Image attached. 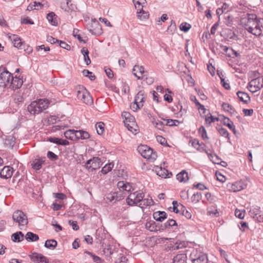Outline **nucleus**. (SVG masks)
I'll list each match as a JSON object with an SVG mask.
<instances>
[{"mask_svg": "<svg viewBox=\"0 0 263 263\" xmlns=\"http://www.w3.org/2000/svg\"><path fill=\"white\" fill-rule=\"evenodd\" d=\"M240 24L252 34L263 35V17L258 18L254 14H247L241 18Z\"/></svg>", "mask_w": 263, "mask_h": 263, "instance_id": "1", "label": "nucleus"}, {"mask_svg": "<svg viewBox=\"0 0 263 263\" xmlns=\"http://www.w3.org/2000/svg\"><path fill=\"white\" fill-rule=\"evenodd\" d=\"M240 24L252 34L263 35V17L258 18L254 14H247L241 18Z\"/></svg>", "mask_w": 263, "mask_h": 263, "instance_id": "2", "label": "nucleus"}, {"mask_svg": "<svg viewBox=\"0 0 263 263\" xmlns=\"http://www.w3.org/2000/svg\"><path fill=\"white\" fill-rule=\"evenodd\" d=\"M240 24L252 34L263 35V17L258 18L254 14H247L241 18Z\"/></svg>", "mask_w": 263, "mask_h": 263, "instance_id": "3", "label": "nucleus"}, {"mask_svg": "<svg viewBox=\"0 0 263 263\" xmlns=\"http://www.w3.org/2000/svg\"><path fill=\"white\" fill-rule=\"evenodd\" d=\"M48 104L47 100L40 99L32 102L28 106V110L31 114H38L47 109Z\"/></svg>", "mask_w": 263, "mask_h": 263, "instance_id": "4", "label": "nucleus"}, {"mask_svg": "<svg viewBox=\"0 0 263 263\" xmlns=\"http://www.w3.org/2000/svg\"><path fill=\"white\" fill-rule=\"evenodd\" d=\"M138 151L141 156L151 162H154L157 158V155L153 149L146 145H141L138 147Z\"/></svg>", "mask_w": 263, "mask_h": 263, "instance_id": "5", "label": "nucleus"}, {"mask_svg": "<svg viewBox=\"0 0 263 263\" xmlns=\"http://www.w3.org/2000/svg\"><path fill=\"white\" fill-rule=\"evenodd\" d=\"M77 97L83 103L87 105H91L93 103V100L89 92L83 86L79 85L76 88Z\"/></svg>", "mask_w": 263, "mask_h": 263, "instance_id": "6", "label": "nucleus"}, {"mask_svg": "<svg viewBox=\"0 0 263 263\" xmlns=\"http://www.w3.org/2000/svg\"><path fill=\"white\" fill-rule=\"evenodd\" d=\"M144 197V194L141 191L130 193L126 199V203L130 206H137L138 204Z\"/></svg>", "mask_w": 263, "mask_h": 263, "instance_id": "7", "label": "nucleus"}, {"mask_svg": "<svg viewBox=\"0 0 263 263\" xmlns=\"http://www.w3.org/2000/svg\"><path fill=\"white\" fill-rule=\"evenodd\" d=\"M0 71H2L0 73V87H9L12 76V74L5 67H0Z\"/></svg>", "mask_w": 263, "mask_h": 263, "instance_id": "8", "label": "nucleus"}, {"mask_svg": "<svg viewBox=\"0 0 263 263\" xmlns=\"http://www.w3.org/2000/svg\"><path fill=\"white\" fill-rule=\"evenodd\" d=\"M12 219L14 222L18 223L20 227H24L28 223L27 215L21 210H16L13 213ZM20 229H22V228Z\"/></svg>", "mask_w": 263, "mask_h": 263, "instance_id": "9", "label": "nucleus"}, {"mask_svg": "<svg viewBox=\"0 0 263 263\" xmlns=\"http://www.w3.org/2000/svg\"><path fill=\"white\" fill-rule=\"evenodd\" d=\"M189 259L192 263H207L208 260L205 254L196 250H194L191 252Z\"/></svg>", "mask_w": 263, "mask_h": 263, "instance_id": "10", "label": "nucleus"}, {"mask_svg": "<svg viewBox=\"0 0 263 263\" xmlns=\"http://www.w3.org/2000/svg\"><path fill=\"white\" fill-rule=\"evenodd\" d=\"M263 86V78L258 77L252 80L248 85L250 91L255 93L260 90Z\"/></svg>", "mask_w": 263, "mask_h": 263, "instance_id": "11", "label": "nucleus"}, {"mask_svg": "<svg viewBox=\"0 0 263 263\" xmlns=\"http://www.w3.org/2000/svg\"><path fill=\"white\" fill-rule=\"evenodd\" d=\"M102 164V163L100 158L99 157H93L92 159L88 160L85 166L87 169L93 171L99 168Z\"/></svg>", "mask_w": 263, "mask_h": 263, "instance_id": "12", "label": "nucleus"}, {"mask_svg": "<svg viewBox=\"0 0 263 263\" xmlns=\"http://www.w3.org/2000/svg\"><path fill=\"white\" fill-rule=\"evenodd\" d=\"M87 29L92 35L98 36L102 33L101 26L97 21H92L91 24L87 26Z\"/></svg>", "mask_w": 263, "mask_h": 263, "instance_id": "13", "label": "nucleus"}, {"mask_svg": "<svg viewBox=\"0 0 263 263\" xmlns=\"http://www.w3.org/2000/svg\"><path fill=\"white\" fill-rule=\"evenodd\" d=\"M146 99V95L144 90L139 91L137 94L135 99V105H136V109L141 108L143 105V103L145 102Z\"/></svg>", "mask_w": 263, "mask_h": 263, "instance_id": "14", "label": "nucleus"}, {"mask_svg": "<svg viewBox=\"0 0 263 263\" xmlns=\"http://www.w3.org/2000/svg\"><path fill=\"white\" fill-rule=\"evenodd\" d=\"M31 260L35 263H48V258L42 254L33 253L29 255Z\"/></svg>", "mask_w": 263, "mask_h": 263, "instance_id": "15", "label": "nucleus"}, {"mask_svg": "<svg viewBox=\"0 0 263 263\" xmlns=\"http://www.w3.org/2000/svg\"><path fill=\"white\" fill-rule=\"evenodd\" d=\"M154 170L157 175L163 178L167 177L170 178V176H172L171 172H169L167 170L165 169L164 167H162V166H155L154 167Z\"/></svg>", "mask_w": 263, "mask_h": 263, "instance_id": "16", "label": "nucleus"}, {"mask_svg": "<svg viewBox=\"0 0 263 263\" xmlns=\"http://www.w3.org/2000/svg\"><path fill=\"white\" fill-rule=\"evenodd\" d=\"M133 74L138 79L141 80L145 77V71L144 68L142 66L135 65L133 68Z\"/></svg>", "mask_w": 263, "mask_h": 263, "instance_id": "17", "label": "nucleus"}, {"mask_svg": "<svg viewBox=\"0 0 263 263\" xmlns=\"http://www.w3.org/2000/svg\"><path fill=\"white\" fill-rule=\"evenodd\" d=\"M13 171L12 167L10 166H5L1 171L0 177L4 179L10 178L12 176Z\"/></svg>", "mask_w": 263, "mask_h": 263, "instance_id": "18", "label": "nucleus"}, {"mask_svg": "<svg viewBox=\"0 0 263 263\" xmlns=\"http://www.w3.org/2000/svg\"><path fill=\"white\" fill-rule=\"evenodd\" d=\"M247 186V184L243 180H239L233 183L231 185V191L234 192H239L244 189Z\"/></svg>", "mask_w": 263, "mask_h": 263, "instance_id": "19", "label": "nucleus"}, {"mask_svg": "<svg viewBox=\"0 0 263 263\" xmlns=\"http://www.w3.org/2000/svg\"><path fill=\"white\" fill-rule=\"evenodd\" d=\"M23 81L22 79L12 76L9 87L13 89H16L20 88L23 85Z\"/></svg>", "mask_w": 263, "mask_h": 263, "instance_id": "20", "label": "nucleus"}, {"mask_svg": "<svg viewBox=\"0 0 263 263\" xmlns=\"http://www.w3.org/2000/svg\"><path fill=\"white\" fill-rule=\"evenodd\" d=\"M117 187L119 190L122 191L123 192L125 191L128 193L131 192L132 190H134L130 183L124 181L118 182Z\"/></svg>", "mask_w": 263, "mask_h": 263, "instance_id": "21", "label": "nucleus"}, {"mask_svg": "<svg viewBox=\"0 0 263 263\" xmlns=\"http://www.w3.org/2000/svg\"><path fill=\"white\" fill-rule=\"evenodd\" d=\"M71 2V0H65L64 2L61 3V8L65 11L67 12H72L74 10L76 6L72 4H70V6H68Z\"/></svg>", "mask_w": 263, "mask_h": 263, "instance_id": "22", "label": "nucleus"}, {"mask_svg": "<svg viewBox=\"0 0 263 263\" xmlns=\"http://www.w3.org/2000/svg\"><path fill=\"white\" fill-rule=\"evenodd\" d=\"M9 38L13 43L14 46L17 48L22 49L24 46L20 37L16 34H11Z\"/></svg>", "mask_w": 263, "mask_h": 263, "instance_id": "23", "label": "nucleus"}, {"mask_svg": "<svg viewBox=\"0 0 263 263\" xmlns=\"http://www.w3.org/2000/svg\"><path fill=\"white\" fill-rule=\"evenodd\" d=\"M154 204V201L152 198H143L142 200L138 204L139 207L141 209H144L147 206H150Z\"/></svg>", "mask_w": 263, "mask_h": 263, "instance_id": "24", "label": "nucleus"}, {"mask_svg": "<svg viewBox=\"0 0 263 263\" xmlns=\"http://www.w3.org/2000/svg\"><path fill=\"white\" fill-rule=\"evenodd\" d=\"M48 141L61 145H67L69 144V142L66 140L60 139L57 137H50L48 138Z\"/></svg>", "mask_w": 263, "mask_h": 263, "instance_id": "25", "label": "nucleus"}, {"mask_svg": "<svg viewBox=\"0 0 263 263\" xmlns=\"http://www.w3.org/2000/svg\"><path fill=\"white\" fill-rule=\"evenodd\" d=\"M24 239V234L21 232L18 231L15 233H13L11 235V239L13 242H19L23 241Z\"/></svg>", "mask_w": 263, "mask_h": 263, "instance_id": "26", "label": "nucleus"}, {"mask_svg": "<svg viewBox=\"0 0 263 263\" xmlns=\"http://www.w3.org/2000/svg\"><path fill=\"white\" fill-rule=\"evenodd\" d=\"M187 256L185 254H177L173 258V263H185Z\"/></svg>", "mask_w": 263, "mask_h": 263, "instance_id": "27", "label": "nucleus"}, {"mask_svg": "<svg viewBox=\"0 0 263 263\" xmlns=\"http://www.w3.org/2000/svg\"><path fill=\"white\" fill-rule=\"evenodd\" d=\"M176 178L180 182H186L189 180L188 174L185 171H182L176 175Z\"/></svg>", "mask_w": 263, "mask_h": 263, "instance_id": "28", "label": "nucleus"}, {"mask_svg": "<svg viewBox=\"0 0 263 263\" xmlns=\"http://www.w3.org/2000/svg\"><path fill=\"white\" fill-rule=\"evenodd\" d=\"M237 96L239 100L244 103H247L250 100V97L246 92L242 91H238L237 92Z\"/></svg>", "mask_w": 263, "mask_h": 263, "instance_id": "29", "label": "nucleus"}, {"mask_svg": "<svg viewBox=\"0 0 263 263\" xmlns=\"http://www.w3.org/2000/svg\"><path fill=\"white\" fill-rule=\"evenodd\" d=\"M26 239L28 241H36L39 239V236L31 232L27 233L25 236Z\"/></svg>", "mask_w": 263, "mask_h": 263, "instance_id": "30", "label": "nucleus"}, {"mask_svg": "<svg viewBox=\"0 0 263 263\" xmlns=\"http://www.w3.org/2000/svg\"><path fill=\"white\" fill-rule=\"evenodd\" d=\"M81 53L84 56V60L87 65L91 63V60L89 57V51L86 47H83L81 49Z\"/></svg>", "mask_w": 263, "mask_h": 263, "instance_id": "31", "label": "nucleus"}, {"mask_svg": "<svg viewBox=\"0 0 263 263\" xmlns=\"http://www.w3.org/2000/svg\"><path fill=\"white\" fill-rule=\"evenodd\" d=\"M55 16V14L53 12L49 13L47 15V19L53 26L58 24L57 20Z\"/></svg>", "mask_w": 263, "mask_h": 263, "instance_id": "32", "label": "nucleus"}, {"mask_svg": "<svg viewBox=\"0 0 263 263\" xmlns=\"http://www.w3.org/2000/svg\"><path fill=\"white\" fill-rule=\"evenodd\" d=\"M44 246L48 249L53 250L57 246V242L54 239H49L46 241Z\"/></svg>", "mask_w": 263, "mask_h": 263, "instance_id": "33", "label": "nucleus"}, {"mask_svg": "<svg viewBox=\"0 0 263 263\" xmlns=\"http://www.w3.org/2000/svg\"><path fill=\"white\" fill-rule=\"evenodd\" d=\"M149 16V13L147 11L141 10L137 12V17L141 21L146 20Z\"/></svg>", "mask_w": 263, "mask_h": 263, "instance_id": "34", "label": "nucleus"}, {"mask_svg": "<svg viewBox=\"0 0 263 263\" xmlns=\"http://www.w3.org/2000/svg\"><path fill=\"white\" fill-rule=\"evenodd\" d=\"M208 156L209 158L211 160V161H212L213 163L218 164H220L221 159L215 154H213L209 153L208 154Z\"/></svg>", "mask_w": 263, "mask_h": 263, "instance_id": "35", "label": "nucleus"}, {"mask_svg": "<svg viewBox=\"0 0 263 263\" xmlns=\"http://www.w3.org/2000/svg\"><path fill=\"white\" fill-rule=\"evenodd\" d=\"M75 130L69 129L66 130L64 133V136L67 138L71 140H75V135H74Z\"/></svg>", "mask_w": 263, "mask_h": 263, "instance_id": "36", "label": "nucleus"}, {"mask_svg": "<svg viewBox=\"0 0 263 263\" xmlns=\"http://www.w3.org/2000/svg\"><path fill=\"white\" fill-rule=\"evenodd\" d=\"M219 121L223 123L224 125L230 128V120L229 118L226 117L224 115H219Z\"/></svg>", "mask_w": 263, "mask_h": 263, "instance_id": "37", "label": "nucleus"}, {"mask_svg": "<svg viewBox=\"0 0 263 263\" xmlns=\"http://www.w3.org/2000/svg\"><path fill=\"white\" fill-rule=\"evenodd\" d=\"M104 199L105 200L106 202L112 201L116 202V201L115 197V191L111 192L109 193L106 194Z\"/></svg>", "mask_w": 263, "mask_h": 263, "instance_id": "38", "label": "nucleus"}, {"mask_svg": "<svg viewBox=\"0 0 263 263\" xmlns=\"http://www.w3.org/2000/svg\"><path fill=\"white\" fill-rule=\"evenodd\" d=\"M202 195L199 192L194 193L191 197V201L193 203H198L201 199Z\"/></svg>", "mask_w": 263, "mask_h": 263, "instance_id": "39", "label": "nucleus"}, {"mask_svg": "<svg viewBox=\"0 0 263 263\" xmlns=\"http://www.w3.org/2000/svg\"><path fill=\"white\" fill-rule=\"evenodd\" d=\"M96 128L97 133L101 135L104 133V124L102 122L97 123L96 125Z\"/></svg>", "mask_w": 263, "mask_h": 263, "instance_id": "40", "label": "nucleus"}, {"mask_svg": "<svg viewBox=\"0 0 263 263\" xmlns=\"http://www.w3.org/2000/svg\"><path fill=\"white\" fill-rule=\"evenodd\" d=\"M42 161L40 159H35L32 163V167L34 170H39L41 168Z\"/></svg>", "mask_w": 263, "mask_h": 263, "instance_id": "41", "label": "nucleus"}, {"mask_svg": "<svg viewBox=\"0 0 263 263\" xmlns=\"http://www.w3.org/2000/svg\"><path fill=\"white\" fill-rule=\"evenodd\" d=\"M113 166H114V164H112V163H110L107 164L102 168L101 172L103 174H106L109 172L111 171Z\"/></svg>", "mask_w": 263, "mask_h": 263, "instance_id": "42", "label": "nucleus"}, {"mask_svg": "<svg viewBox=\"0 0 263 263\" xmlns=\"http://www.w3.org/2000/svg\"><path fill=\"white\" fill-rule=\"evenodd\" d=\"M235 215L236 217L242 219L245 217V210L236 209L235 211Z\"/></svg>", "mask_w": 263, "mask_h": 263, "instance_id": "43", "label": "nucleus"}, {"mask_svg": "<svg viewBox=\"0 0 263 263\" xmlns=\"http://www.w3.org/2000/svg\"><path fill=\"white\" fill-rule=\"evenodd\" d=\"M124 123L128 130L130 131L133 134H136L137 129L134 127L135 125H132L131 123H127V121H124Z\"/></svg>", "mask_w": 263, "mask_h": 263, "instance_id": "44", "label": "nucleus"}, {"mask_svg": "<svg viewBox=\"0 0 263 263\" xmlns=\"http://www.w3.org/2000/svg\"><path fill=\"white\" fill-rule=\"evenodd\" d=\"M153 125L155 126V127L157 128L158 129L161 130L163 129L164 127V124L163 122L161 121H159L158 120H154L152 122Z\"/></svg>", "mask_w": 263, "mask_h": 263, "instance_id": "45", "label": "nucleus"}, {"mask_svg": "<svg viewBox=\"0 0 263 263\" xmlns=\"http://www.w3.org/2000/svg\"><path fill=\"white\" fill-rule=\"evenodd\" d=\"M180 208H181L182 213L181 214L184 216L187 219H190L192 217L191 213L186 210L183 205L180 204Z\"/></svg>", "mask_w": 263, "mask_h": 263, "instance_id": "46", "label": "nucleus"}, {"mask_svg": "<svg viewBox=\"0 0 263 263\" xmlns=\"http://www.w3.org/2000/svg\"><path fill=\"white\" fill-rule=\"evenodd\" d=\"M177 222L174 219H168L165 223L164 227L165 229H168L175 226H177Z\"/></svg>", "mask_w": 263, "mask_h": 263, "instance_id": "47", "label": "nucleus"}, {"mask_svg": "<svg viewBox=\"0 0 263 263\" xmlns=\"http://www.w3.org/2000/svg\"><path fill=\"white\" fill-rule=\"evenodd\" d=\"M82 73L83 76L89 77L91 81L94 80L96 78L95 76L92 74V72L89 71L88 70L84 69L82 71Z\"/></svg>", "mask_w": 263, "mask_h": 263, "instance_id": "48", "label": "nucleus"}, {"mask_svg": "<svg viewBox=\"0 0 263 263\" xmlns=\"http://www.w3.org/2000/svg\"><path fill=\"white\" fill-rule=\"evenodd\" d=\"M199 134L201 135L202 138L203 140L208 139L207 133L205 128L201 126L198 129Z\"/></svg>", "mask_w": 263, "mask_h": 263, "instance_id": "49", "label": "nucleus"}, {"mask_svg": "<svg viewBox=\"0 0 263 263\" xmlns=\"http://www.w3.org/2000/svg\"><path fill=\"white\" fill-rule=\"evenodd\" d=\"M145 226L146 228L151 231H155L157 230L156 228V223L154 221L146 222Z\"/></svg>", "mask_w": 263, "mask_h": 263, "instance_id": "50", "label": "nucleus"}, {"mask_svg": "<svg viewBox=\"0 0 263 263\" xmlns=\"http://www.w3.org/2000/svg\"><path fill=\"white\" fill-rule=\"evenodd\" d=\"M24 101V97L22 96L21 93H18L17 95H16L15 98H14V102L16 104L19 105L22 102H23Z\"/></svg>", "mask_w": 263, "mask_h": 263, "instance_id": "51", "label": "nucleus"}, {"mask_svg": "<svg viewBox=\"0 0 263 263\" xmlns=\"http://www.w3.org/2000/svg\"><path fill=\"white\" fill-rule=\"evenodd\" d=\"M191 25L186 22L182 23L180 26V29L181 30L183 31L184 32H187L191 28Z\"/></svg>", "mask_w": 263, "mask_h": 263, "instance_id": "52", "label": "nucleus"}, {"mask_svg": "<svg viewBox=\"0 0 263 263\" xmlns=\"http://www.w3.org/2000/svg\"><path fill=\"white\" fill-rule=\"evenodd\" d=\"M219 120V116L218 117H214L213 116L211 115L210 117L205 118L206 123L209 125L211 123L214 122L216 121H218Z\"/></svg>", "mask_w": 263, "mask_h": 263, "instance_id": "53", "label": "nucleus"}, {"mask_svg": "<svg viewBox=\"0 0 263 263\" xmlns=\"http://www.w3.org/2000/svg\"><path fill=\"white\" fill-rule=\"evenodd\" d=\"M47 157L51 161H55L58 159V155L51 151H48L47 154Z\"/></svg>", "mask_w": 263, "mask_h": 263, "instance_id": "54", "label": "nucleus"}, {"mask_svg": "<svg viewBox=\"0 0 263 263\" xmlns=\"http://www.w3.org/2000/svg\"><path fill=\"white\" fill-rule=\"evenodd\" d=\"M124 195L123 194V191L119 190V191H115V197L116 201H120L123 199Z\"/></svg>", "mask_w": 263, "mask_h": 263, "instance_id": "55", "label": "nucleus"}, {"mask_svg": "<svg viewBox=\"0 0 263 263\" xmlns=\"http://www.w3.org/2000/svg\"><path fill=\"white\" fill-rule=\"evenodd\" d=\"M122 117L124 120L134 119V117L132 116L129 112L127 111H124L122 113Z\"/></svg>", "mask_w": 263, "mask_h": 263, "instance_id": "56", "label": "nucleus"}, {"mask_svg": "<svg viewBox=\"0 0 263 263\" xmlns=\"http://www.w3.org/2000/svg\"><path fill=\"white\" fill-rule=\"evenodd\" d=\"M156 139L157 141L162 145H165L167 143L165 138L161 136H157L156 137Z\"/></svg>", "mask_w": 263, "mask_h": 263, "instance_id": "57", "label": "nucleus"}, {"mask_svg": "<svg viewBox=\"0 0 263 263\" xmlns=\"http://www.w3.org/2000/svg\"><path fill=\"white\" fill-rule=\"evenodd\" d=\"M59 43L61 47L67 50H69L70 49V46L67 44L66 42L62 41H59Z\"/></svg>", "mask_w": 263, "mask_h": 263, "instance_id": "58", "label": "nucleus"}, {"mask_svg": "<svg viewBox=\"0 0 263 263\" xmlns=\"http://www.w3.org/2000/svg\"><path fill=\"white\" fill-rule=\"evenodd\" d=\"M219 252L221 256L224 258L227 262L230 263V261L228 259V255L227 252L222 249H219Z\"/></svg>", "mask_w": 263, "mask_h": 263, "instance_id": "59", "label": "nucleus"}, {"mask_svg": "<svg viewBox=\"0 0 263 263\" xmlns=\"http://www.w3.org/2000/svg\"><path fill=\"white\" fill-rule=\"evenodd\" d=\"M69 224L72 226V229L74 230H78L79 229V227L77 224V222L76 221H72L71 220H69L68 221Z\"/></svg>", "mask_w": 263, "mask_h": 263, "instance_id": "60", "label": "nucleus"}, {"mask_svg": "<svg viewBox=\"0 0 263 263\" xmlns=\"http://www.w3.org/2000/svg\"><path fill=\"white\" fill-rule=\"evenodd\" d=\"M242 112L246 116H252L254 110L253 109H243Z\"/></svg>", "mask_w": 263, "mask_h": 263, "instance_id": "61", "label": "nucleus"}, {"mask_svg": "<svg viewBox=\"0 0 263 263\" xmlns=\"http://www.w3.org/2000/svg\"><path fill=\"white\" fill-rule=\"evenodd\" d=\"M206 199L210 202L213 203L215 201V197L210 193H206L205 195Z\"/></svg>", "mask_w": 263, "mask_h": 263, "instance_id": "62", "label": "nucleus"}, {"mask_svg": "<svg viewBox=\"0 0 263 263\" xmlns=\"http://www.w3.org/2000/svg\"><path fill=\"white\" fill-rule=\"evenodd\" d=\"M219 134L224 137H228L229 134L228 131L223 128H220L218 130Z\"/></svg>", "mask_w": 263, "mask_h": 263, "instance_id": "63", "label": "nucleus"}, {"mask_svg": "<svg viewBox=\"0 0 263 263\" xmlns=\"http://www.w3.org/2000/svg\"><path fill=\"white\" fill-rule=\"evenodd\" d=\"M127 261V258L125 256H121L116 260L115 263H126Z\"/></svg>", "mask_w": 263, "mask_h": 263, "instance_id": "64", "label": "nucleus"}]
</instances>
